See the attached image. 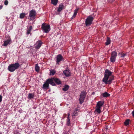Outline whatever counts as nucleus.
Wrapping results in <instances>:
<instances>
[{"label":"nucleus","instance_id":"nucleus-1","mask_svg":"<svg viewBox=\"0 0 134 134\" xmlns=\"http://www.w3.org/2000/svg\"><path fill=\"white\" fill-rule=\"evenodd\" d=\"M114 77L113 75L112 72L108 69L105 70L104 76L102 81L105 84H110L114 79Z\"/></svg>","mask_w":134,"mask_h":134},{"label":"nucleus","instance_id":"nucleus-2","mask_svg":"<svg viewBox=\"0 0 134 134\" xmlns=\"http://www.w3.org/2000/svg\"><path fill=\"white\" fill-rule=\"evenodd\" d=\"M20 66V64L17 62L14 64H10L8 66V69L10 71L12 72L14 71L16 69H18Z\"/></svg>","mask_w":134,"mask_h":134},{"label":"nucleus","instance_id":"nucleus-3","mask_svg":"<svg viewBox=\"0 0 134 134\" xmlns=\"http://www.w3.org/2000/svg\"><path fill=\"white\" fill-rule=\"evenodd\" d=\"M41 28L43 31L47 33H48L51 30L50 25L44 23L42 24Z\"/></svg>","mask_w":134,"mask_h":134},{"label":"nucleus","instance_id":"nucleus-4","mask_svg":"<svg viewBox=\"0 0 134 134\" xmlns=\"http://www.w3.org/2000/svg\"><path fill=\"white\" fill-rule=\"evenodd\" d=\"M86 95V93L85 91H82L81 92L79 99L80 104H81L84 102Z\"/></svg>","mask_w":134,"mask_h":134},{"label":"nucleus","instance_id":"nucleus-5","mask_svg":"<svg viewBox=\"0 0 134 134\" xmlns=\"http://www.w3.org/2000/svg\"><path fill=\"white\" fill-rule=\"evenodd\" d=\"M36 14V12L35 10L33 9L31 10L29 12V19L31 20L32 19H34L35 18Z\"/></svg>","mask_w":134,"mask_h":134},{"label":"nucleus","instance_id":"nucleus-6","mask_svg":"<svg viewBox=\"0 0 134 134\" xmlns=\"http://www.w3.org/2000/svg\"><path fill=\"white\" fill-rule=\"evenodd\" d=\"M93 17L89 16L86 19L85 23L86 25L88 26L91 24L93 19Z\"/></svg>","mask_w":134,"mask_h":134},{"label":"nucleus","instance_id":"nucleus-7","mask_svg":"<svg viewBox=\"0 0 134 134\" xmlns=\"http://www.w3.org/2000/svg\"><path fill=\"white\" fill-rule=\"evenodd\" d=\"M117 55V53L116 51H114L111 52V56L110 58L111 62H115Z\"/></svg>","mask_w":134,"mask_h":134},{"label":"nucleus","instance_id":"nucleus-8","mask_svg":"<svg viewBox=\"0 0 134 134\" xmlns=\"http://www.w3.org/2000/svg\"><path fill=\"white\" fill-rule=\"evenodd\" d=\"M56 64H59L60 62L63 60V58L61 54L58 55L56 57Z\"/></svg>","mask_w":134,"mask_h":134},{"label":"nucleus","instance_id":"nucleus-9","mask_svg":"<svg viewBox=\"0 0 134 134\" xmlns=\"http://www.w3.org/2000/svg\"><path fill=\"white\" fill-rule=\"evenodd\" d=\"M54 78H52L51 79H48L46 81L48 82L49 84L51 85L54 86L55 85V84L54 82Z\"/></svg>","mask_w":134,"mask_h":134},{"label":"nucleus","instance_id":"nucleus-10","mask_svg":"<svg viewBox=\"0 0 134 134\" xmlns=\"http://www.w3.org/2000/svg\"><path fill=\"white\" fill-rule=\"evenodd\" d=\"M42 44V42L40 40L37 41L35 44V48L36 49L39 48Z\"/></svg>","mask_w":134,"mask_h":134},{"label":"nucleus","instance_id":"nucleus-11","mask_svg":"<svg viewBox=\"0 0 134 134\" xmlns=\"http://www.w3.org/2000/svg\"><path fill=\"white\" fill-rule=\"evenodd\" d=\"M11 40L10 38L8 40L4 41L3 44V46L6 47L8 45L10 44L11 43Z\"/></svg>","mask_w":134,"mask_h":134},{"label":"nucleus","instance_id":"nucleus-12","mask_svg":"<svg viewBox=\"0 0 134 134\" xmlns=\"http://www.w3.org/2000/svg\"><path fill=\"white\" fill-rule=\"evenodd\" d=\"M49 87V84L47 81H46L43 86V88L44 89L47 90L48 89Z\"/></svg>","mask_w":134,"mask_h":134},{"label":"nucleus","instance_id":"nucleus-13","mask_svg":"<svg viewBox=\"0 0 134 134\" xmlns=\"http://www.w3.org/2000/svg\"><path fill=\"white\" fill-rule=\"evenodd\" d=\"M63 73L66 77H68L70 75V72L69 70H66L64 71Z\"/></svg>","mask_w":134,"mask_h":134},{"label":"nucleus","instance_id":"nucleus-14","mask_svg":"<svg viewBox=\"0 0 134 134\" xmlns=\"http://www.w3.org/2000/svg\"><path fill=\"white\" fill-rule=\"evenodd\" d=\"M104 102L102 101H99L97 103L96 106L101 108L102 106L103 105Z\"/></svg>","mask_w":134,"mask_h":134},{"label":"nucleus","instance_id":"nucleus-15","mask_svg":"<svg viewBox=\"0 0 134 134\" xmlns=\"http://www.w3.org/2000/svg\"><path fill=\"white\" fill-rule=\"evenodd\" d=\"M54 82H55L57 84L59 85L61 84V82L60 80L59 79L54 78Z\"/></svg>","mask_w":134,"mask_h":134},{"label":"nucleus","instance_id":"nucleus-16","mask_svg":"<svg viewBox=\"0 0 134 134\" xmlns=\"http://www.w3.org/2000/svg\"><path fill=\"white\" fill-rule=\"evenodd\" d=\"M78 10V9H76L74 10V14H73L72 17L71 18V19H73L75 17L77 14Z\"/></svg>","mask_w":134,"mask_h":134},{"label":"nucleus","instance_id":"nucleus-17","mask_svg":"<svg viewBox=\"0 0 134 134\" xmlns=\"http://www.w3.org/2000/svg\"><path fill=\"white\" fill-rule=\"evenodd\" d=\"M64 5L63 4H60L59 5L57 11L58 12H60L64 8Z\"/></svg>","mask_w":134,"mask_h":134},{"label":"nucleus","instance_id":"nucleus-18","mask_svg":"<svg viewBox=\"0 0 134 134\" xmlns=\"http://www.w3.org/2000/svg\"><path fill=\"white\" fill-rule=\"evenodd\" d=\"M79 111L77 110H75L72 114V116H76L78 115V113Z\"/></svg>","mask_w":134,"mask_h":134},{"label":"nucleus","instance_id":"nucleus-19","mask_svg":"<svg viewBox=\"0 0 134 134\" xmlns=\"http://www.w3.org/2000/svg\"><path fill=\"white\" fill-rule=\"evenodd\" d=\"M101 108L97 106L96 107V108L95 110V112H97L99 114L101 112Z\"/></svg>","mask_w":134,"mask_h":134},{"label":"nucleus","instance_id":"nucleus-20","mask_svg":"<svg viewBox=\"0 0 134 134\" xmlns=\"http://www.w3.org/2000/svg\"><path fill=\"white\" fill-rule=\"evenodd\" d=\"M34 96V93H29L28 94V98L29 99H31L33 98Z\"/></svg>","mask_w":134,"mask_h":134},{"label":"nucleus","instance_id":"nucleus-21","mask_svg":"<svg viewBox=\"0 0 134 134\" xmlns=\"http://www.w3.org/2000/svg\"><path fill=\"white\" fill-rule=\"evenodd\" d=\"M32 26H30L29 28L27 30V35L29 34H31L30 33V32L31 31V30L32 29Z\"/></svg>","mask_w":134,"mask_h":134},{"label":"nucleus","instance_id":"nucleus-22","mask_svg":"<svg viewBox=\"0 0 134 134\" xmlns=\"http://www.w3.org/2000/svg\"><path fill=\"white\" fill-rule=\"evenodd\" d=\"M102 95L104 97H107L109 96L110 94L107 92H105L102 94Z\"/></svg>","mask_w":134,"mask_h":134},{"label":"nucleus","instance_id":"nucleus-23","mask_svg":"<svg viewBox=\"0 0 134 134\" xmlns=\"http://www.w3.org/2000/svg\"><path fill=\"white\" fill-rule=\"evenodd\" d=\"M58 0H51L52 4L55 5H56L58 3Z\"/></svg>","mask_w":134,"mask_h":134},{"label":"nucleus","instance_id":"nucleus-24","mask_svg":"<svg viewBox=\"0 0 134 134\" xmlns=\"http://www.w3.org/2000/svg\"><path fill=\"white\" fill-rule=\"evenodd\" d=\"M35 71L37 72L39 71L40 70V67L38 66V64H36L35 66Z\"/></svg>","mask_w":134,"mask_h":134},{"label":"nucleus","instance_id":"nucleus-25","mask_svg":"<svg viewBox=\"0 0 134 134\" xmlns=\"http://www.w3.org/2000/svg\"><path fill=\"white\" fill-rule=\"evenodd\" d=\"M69 88V86L68 85H65L64 87L63 88V90L64 91H67Z\"/></svg>","mask_w":134,"mask_h":134},{"label":"nucleus","instance_id":"nucleus-26","mask_svg":"<svg viewBox=\"0 0 134 134\" xmlns=\"http://www.w3.org/2000/svg\"><path fill=\"white\" fill-rule=\"evenodd\" d=\"M69 114H68V116L67 117V125L68 126H69L70 125V120L69 119Z\"/></svg>","mask_w":134,"mask_h":134},{"label":"nucleus","instance_id":"nucleus-27","mask_svg":"<svg viewBox=\"0 0 134 134\" xmlns=\"http://www.w3.org/2000/svg\"><path fill=\"white\" fill-rule=\"evenodd\" d=\"M56 72L54 70H50V75H53Z\"/></svg>","mask_w":134,"mask_h":134},{"label":"nucleus","instance_id":"nucleus-28","mask_svg":"<svg viewBox=\"0 0 134 134\" xmlns=\"http://www.w3.org/2000/svg\"><path fill=\"white\" fill-rule=\"evenodd\" d=\"M26 14L25 13H22L20 14V17L21 19H23L25 16Z\"/></svg>","mask_w":134,"mask_h":134},{"label":"nucleus","instance_id":"nucleus-29","mask_svg":"<svg viewBox=\"0 0 134 134\" xmlns=\"http://www.w3.org/2000/svg\"><path fill=\"white\" fill-rule=\"evenodd\" d=\"M110 42V40L109 38H108L107 39V41L105 43L106 45H107L109 44Z\"/></svg>","mask_w":134,"mask_h":134},{"label":"nucleus","instance_id":"nucleus-30","mask_svg":"<svg viewBox=\"0 0 134 134\" xmlns=\"http://www.w3.org/2000/svg\"><path fill=\"white\" fill-rule=\"evenodd\" d=\"M129 120L127 119L124 122V124L125 125H127L129 124Z\"/></svg>","mask_w":134,"mask_h":134},{"label":"nucleus","instance_id":"nucleus-31","mask_svg":"<svg viewBox=\"0 0 134 134\" xmlns=\"http://www.w3.org/2000/svg\"><path fill=\"white\" fill-rule=\"evenodd\" d=\"M8 1L7 0H5L4 1V4L5 5H7L8 4Z\"/></svg>","mask_w":134,"mask_h":134},{"label":"nucleus","instance_id":"nucleus-32","mask_svg":"<svg viewBox=\"0 0 134 134\" xmlns=\"http://www.w3.org/2000/svg\"><path fill=\"white\" fill-rule=\"evenodd\" d=\"M2 96L1 95H0V103L2 101Z\"/></svg>","mask_w":134,"mask_h":134},{"label":"nucleus","instance_id":"nucleus-33","mask_svg":"<svg viewBox=\"0 0 134 134\" xmlns=\"http://www.w3.org/2000/svg\"><path fill=\"white\" fill-rule=\"evenodd\" d=\"M125 55V54H121V57H124Z\"/></svg>","mask_w":134,"mask_h":134},{"label":"nucleus","instance_id":"nucleus-34","mask_svg":"<svg viewBox=\"0 0 134 134\" xmlns=\"http://www.w3.org/2000/svg\"><path fill=\"white\" fill-rule=\"evenodd\" d=\"M108 1L110 3H112L113 2L114 0H108Z\"/></svg>","mask_w":134,"mask_h":134},{"label":"nucleus","instance_id":"nucleus-35","mask_svg":"<svg viewBox=\"0 0 134 134\" xmlns=\"http://www.w3.org/2000/svg\"><path fill=\"white\" fill-rule=\"evenodd\" d=\"M132 114L133 116L134 117V110L132 112Z\"/></svg>","mask_w":134,"mask_h":134},{"label":"nucleus","instance_id":"nucleus-36","mask_svg":"<svg viewBox=\"0 0 134 134\" xmlns=\"http://www.w3.org/2000/svg\"><path fill=\"white\" fill-rule=\"evenodd\" d=\"M2 7L1 5H0V9H2Z\"/></svg>","mask_w":134,"mask_h":134},{"label":"nucleus","instance_id":"nucleus-37","mask_svg":"<svg viewBox=\"0 0 134 134\" xmlns=\"http://www.w3.org/2000/svg\"><path fill=\"white\" fill-rule=\"evenodd\" d=\"M19 111V112H20V111L19 110V111Z\"/></svg>","mask_w":134,"mask_h":134},{"label":"nucleus","instance_id":"nucleus-38","mask_svg":"<svg viewBox=\"0 0 134 134\" xmlns=\"http://www.w3.org/2000/svg\"><path fill=\"white\" fill-rule=\"evenodd\" d=\"M36 134H37L36 133Z\"/></svg>","mask_w":134,"mask_h":134}]
</instances>
